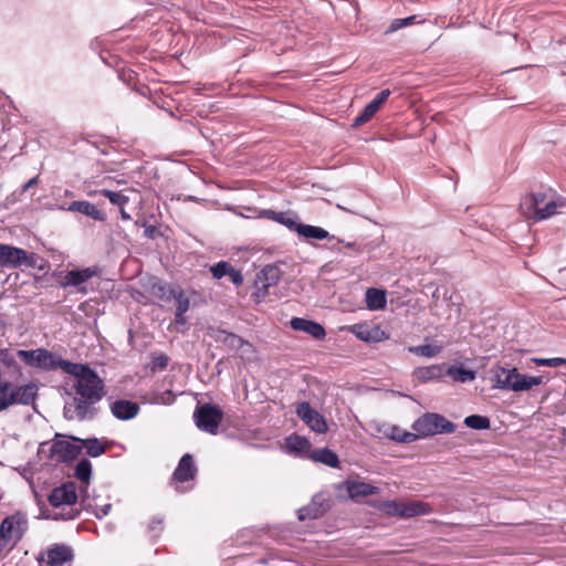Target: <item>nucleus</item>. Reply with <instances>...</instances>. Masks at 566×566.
I'll return each instance as SVG.
<instances>
[{
  "label": "nucleus",
  "instance_id": "1",
  "mask_svg": "<svg viewBox=\"0 0 566 566\" xmlns=\"http://www.w3.org/2000/svg\"><path fill=\"white\" fill-rule=\"evenodd\" d=\"M62 370L74 377L72 387L76 396L64 406V417L69 420H84L93 417V405L104 396V382L88 366L63 363Z\"/></svg>",
  "mask_w": 566,
  "mask_h": 566
},
{
  "label": "nucleus",
  "instance_id": "2",
  "mask_svg": "<svg viewBox=\"0 0 566 566\" xmlns=\"http://www.w3.org/2000/svg\"><path fill=\"white\" fill-rule=\"evenodd\" d=\"M493 387L502 390L527 391L543 384V377L518 373L516 368L507 369L495 365L491 369Z\"/></svg>",
  "mask_w": 566,
  "mask_h": 566
},
{
  "label": "nucleus",
  "instance_id": "3",
  "mask_svg": "<svg viewBox=\"0 0 566 566\" xmlns=\"http://www.w3.org/2000/svg\"><path fill=\"white\" fill-rule=\"evenodd\" d=\"M378 511L400 518H411L420 515H428L432 512L429 503L423 501H396L381 500L375 505Z\"/></svg>",
  "mask_w": 566,
  "mask_h": 566
},
{
  "label": "nucleus",
  "instance_id": "4",
  "mask_svg": "<svg viewBox=\"0 0 566 566\" xmlns=\"http://www.w3.org/2000/svg\"><path fill=\"white\" fill-rule=\"evenodd\" d=\"M457 426L439 413L428 412L412 423V430L418 438H426L439 433H452Z\"/></svg>",
  "mask_w": 566,
  "mask_h": 566
},
{
  "label": "nucleus",
  "instance_id": "5",
  "mask_svg": "<svg viewBox=\"0 0 566 566\" xmlns=\"http://www.w3.org/2000/svg\"><path fill=\"white\" fill-rule=\"evenodd\" d=\"M27 531V520L19 515L6 517L0 525V553L11 551Z\"/></svg>",
  "mask_w": 566,
  "mask_h": 566
},
{
  "label": "nucleus",
  "instance_id": "6",
  "mask_svg": "<svg viewBox=\"0 0 566 566\" xmlns=\"http://www.w3.org/2000/svg\"><path fill=\"white\" fill-rule=\"evenodd\" d=\"M17 355L28 366L45 370H54L57 368L62 369L63 363H70L44 348L32 350L19 349Z\"/></svg>",
  "mask_w": 566,
  "mask_h": 566
},
{
  "label": "nucleus",
  "instance_id": "7",
  "mask_svg": "<svg viewBox=\"0 0 566 566\" xmlns=\"http://www.w3.org/2000/svg\"><path fill=\"white\" fill-rule=\"evenodd\" d=\"M223 418V411L217 405H198L193 411L197 428L209 434H217Z\"/></svg>",
  "mask_w": 566,
  "mask_h": 566
},
{
  "label": "nucleus",
  "instance_id": "8",
  "mask_svg": "<svg viewBox=\"0 0 566 566\" xmlns=\"http://www.w3.org/2000/svg\"><path fill=\"white\" fill-rule=\"evenodd\" d=\"M38 256L29 253L23 249L0 243V265L3 268L27 266L34 269L36 266Z\"/></svg>",
  "mask_w": 566,
  "mask_h": 566
},
{
  "label": "nucleus",
  "instance_id": "9",
  "mask_svg": "<svg viewBox=\"0 0 566 566\" xmlns=\"http://www.w3.org/2000/svg\"><path fill=\"white\" fill-rule=\"evenodd\" d=\"M101 273L97 266H88L84 269H76L61 273L60 285L61 287H76L82 294L87 293V289L84 284L94 276H98Z\"/></svg>",
  "mask_w": 566,
  "mask_h": 566
},
{
  "label": "nucleus",
  "instance_id": "10",
  "mask_svg": "<svg viewBox=\"0 0 566 566\" xmlns=\"http://www.w3.org/2000/svg\"><path fill=\"white\" fill-rule=\"evenodd\" d=\"M211 337L228 349L239 352L241 357L249 356L252 353V345L235 334L223 329H213Z\"/></svg>",
  "mask_w": 566,
  "mask_h": 566
},
{
  "label": "nucleus",
  "instance_id": "11",
  "mask_svg": "<svg viewBox=\"0 0 566 566\" xmlns=\"http://www.w3.org/2000/svg\"><path fill=\"white\" fill-rule=\"evenodd\" d=\"M74 558L73 549L65 544H54L49 547L45 555L39 560H43L46 566H64L71 564Z\"/></svg>",
  "mask_w": 566,
  "mask_h": 566
},
{
  "label": "nucleus",
  "instance_id": "12",
  "mask_svg": "<svg viewBox=\"0 0 566 566\" xmlns=\"http://www.w3.org/2000/svg\"><path fill=\"white\" fill-rule=\"evenodd\" d=\"M296 415L315 432L325 433L327 423L324 417L314 410L308 402H301L296 408Z\"/></svg>",
  "mask_w": 566,
  "mask_h": 566
},
{
  "label": "nucleus",
  "instance_id": "13",
  "mask_svg": "<svg viewBox=\"0 0 566 566\" xmlns=\"http://www.w3.org/2000/svg\"><path fill=\"white\" fill-rule=\"evenodd\" d=\"M329 509V503L323 494H315L308 505L297 510L300 521L316 520L323 516Z\"/></svg>",
  "mask_w": 566,
  "mask_h": 566
},
{
  "label": "nucleus",
  "instance_id": "14",
  "mask_svg": "<svg viewBox=\"0 0 566 566\" xmlns=\"http://www.w3.org/2000/svg\"><path fill=\"white\" fill-rule=\"evenodd\" d=\"M546 199V195L543 192L525 196L520 203V210L522 214L528 219L539 221L538 216L542 214L543 206Z\"/></svg>",
  "mask_w": 566,
  "mask_h": 566
},
{
  "label": "nucleus",
  "instance_id": "15",
  "mask_svg": "<svg viewBox=\"0 0 566 566\" xmlns=\"http://www.w3.org/2000/svg\"><path fill=\"white\" fill-rule=\"evenodd\" d=\"M349 329L357 338L367 343H378L388 338L386 333L377 325L361 323L350 326Z\"/></svg>",
  "mask_w": 566,
  "mask_h": 566
},
{
  "label": "nucleus",
  "instance_id": "16",
  "mask_svg": "<svg viewBox=\"0 0 566 566\" xmlns=\"http://www.w3.org/2000/svg\"><path fill=\"white\" fill-rule=\"evenodd\" d=\"M76 488L74 483H65L55 488L49 496V502L53 506L72 505L76 502Z\"/></svg>",
  "mask_w": 566,
  "mask_h": 566
},
{
  "label": "nucleus",
  "instance_id": "17",
  "mask_svg": "<svg viewBox=\"0 0 566 566\" xmlns=\"http://www.w3.org/2000/svg\"><path fill=\"white\" fill-rule=\"evenodd\" d=\"M197 473V468L191 454H185L180 459L174 474L172 480L176 482H187L193 480Z\"/></svg>",
  "mask_w": 566,
  "mask_h": 566
},
{
  "label": "nucleus",
  "instance_id": "18",
  "mask_svg": "<svg viewBox=\"0 0 566 566\" xmlns=\"http://www.w3.org/2000/svg\"><path fill=\"white\" fill-rule=\"evenodd\" d=\"M290 325L294 331L306 333L315 339H323L326 335L321 324L305 318L294 317L291 319Z\"/></svg>",
  "mask_w": 566,
  "mask_h": 566
},
{
  "label": "nucleus",
  "instance_id": "19",
  "mask_svg": "<svg viewBox=\"0 0 566 566\" xmlns=\"http://www.w3.org/2000/svg\"><path fill=\"white\" fill-rule=\"evenodd\" d=\"M51 455L55 458L56 461H71L76 458L78 454V448L73 443L64 440L55 441L51 446Z\"/></svg>",
  "mask_w": 566,
  "mask_h": 566
},
{
  "label": "nucleus",
  "instance_id": "20",
  "mask_svg": "<svg viewBox=\"0 0 566 566\" xmlns=\"http://www.w3.org/2000/svg\"><path fill=\"white\" fill-rule=\"evenodd\" d=\"M170 294L176 302V323L184 325L186 323L184 315L189 310L190 301L180 287H171Z\"/></svg>",
  "mask_w": 566,
  "mask_h": 566
},
{
  "label": "nucleus",
  "instance_id": "21",
  "mask_svg": "<svg viewBox=\"0 0 566 566\" xmlns=\"http://www.w3.org/2000/svg\"><path fill=\"white\" fill-rule=\"evenodd\" d=\"M111 409L117 419L129 420L138 413L139 407L133 401L117 400L112 403Z\"/></svg>",
  "mask_w": 566,
  "mask_h": 566
},
{
  "label": "nucleus",
  "instance_id": "22",
  "mask_svg": "<svg viewBox=\"0 0 566 566\" xmlns=\"http://www.w3.org/2000/svg\"><path fill=\"white\" fill-rule=\"evenodd\" d=\"M69 211L80 212L97 221H104L106 218L105 212L88 201H73L69 206Z\"/></svg>",
  "mask_w": 566,
  "mask_h": 566
},
{
  "label": "nucleus",
  "instance_id": "23",
  "mask_svg": "<svg viewBox=\"0 0 566 566\" xmlns=\"http://www.w3.org/2000/svg\"><path fill=\"white\" fill-rule=\"evenodd\" d=\"M382 428L378 427V432H382L385 437L402 443H410L418 439V436L413 432H409L402 430L397 426H382Z\"/></svg>",
  "mask_w": 566,
  "mask_h": 566
},
{
  "label": "nucleus",
  "instance_id": "24",
  "mask_svg": "<svg viewBox=\"0 0 566 566\" xmlns=\"http://www.w3.org/2000/svg\"><path fill=\"white\" fill-rule=\"evenodd\" d=\"M346 490L350 499L374 495L379 492L377 486L360 481L346 482Z\"/></svg>",
  "mask_w": 566,
  "mask_h": 566
},
{
  "label": "nucleus",
  "instance_id": "25",
  "mask_svg": "<svg viewBox=\"0 0 566 566\" xmlns=\"http://www.w3.org/2000/svg\"><path fill=\"white\" fill-rule=\"evenodd\" d=\"M281 270L276 265H266L260 273L258 280L262 284L263 294L270 286L275 285L281 279Z\"/></svg>",
  "mask_w": 566,
  "mask_h": 566
},
{
  "label": "nucleus",
  "instance_id": "26",
  "mask_svg": "<svg viewBox=\"0 0 566 566\" xmlns=\"http://www.w3.org/2000/svg\"><path fill=\"white\" fill-rule=\"evenodd\" d=\"M10 391L12 394V405H29L33 401L35 396V387L33 385H25L21 387H12L10 385Z\"/></svg>",
  "mask_w": 566,
  "mask_h": 566
},
{
  "label": "nucleus",
  "instance_id": "27",
  "mask_svg": "<svg viewBox=\"0 0 566 566\" xmlns=\"http://www.w3.org/2000/svg\"><path fill=\"white\" fill-rule=\"evenodd\" d=\"M387 303L386 292L370 287L366 291V306L370 311L385 308Z\"/></svg>",
  "mask_w": 566,
  "mask_h": 566
},
{
  "label": "nucleus",
  "instance_id": "28",
  "mask_svg": "<svg viewBox=\"0 0 566 566\" xmlns=\"http://www.w3.org/2000/svg\"><path fill=\"white\" fill-rule=\"evenodd\" d=\"M297 234L300 237H304L306 239H316V240H325L328 239L329 241L335 240L334 235H331L328 231L321 227L311 226V224H304L301 223V227H298Z\"/></svg>",
  "mask_w": 566,
  "mask_h": 566
},
{
  "label": "nucleus",
  "instance_id": "29",
  "mask_svg": "<svg viewBox=\"0 0 566 566\" xmlns=\"http://www.w3.org/2000/svg\"><path fill=\"white\" fill-rule=\"evenodd\" d=\"M311 459L331 468H337L339 464L337 454L327 448L314 450L311 454Z\"/></svg>",
  "mask_w": 566,
  "mask_h": 566
},
{
  "label": "nucleus",
  "instance_id": "30",
  "mask_svg": "<svg viewBox=\"0 0 566 566\" xmlns=\"http://www.w3.org/2000/svg\"><path fill=\"white\" fill-rule=\"evenodd\" d=\"M87 195L90 197H94L96 195H103L106 197L111 203L117 206V207H124L128 201L129 198L122 191H114L109 189H101V190H94L88 191Z\"/></svg>",
  "mask_w": 566,
  "mask_h": 566
},
{
  "label": "nucleus",
  "instance_id": "31",
  "mask_svg": "<svg viewBox=\"0 0 566 566\" xmlns=\"http://www.w3.org/2000/svg\"><path fill=\"white\" fill-rule=\"evenodd\" d=\"M565 206L566 199L564 198L545 200L542 214L538 216V220H545L559 213Z\"/></svg>",
  "mask_w": 566,
  "mask_h": 566
},
{
  "label": "nucleus",
  "instance_id": "32",
  "mask_svg": "<svg viewBox=\"0 0 566 566\" xmlns=\"http://www.w3.org/2000/svg\"><path fill=\"white\" fill-rule=\"evenodd\" d=\"M271 218L279 223L285 226L287 229L294 232H298V227H301V222L297 221V218L290 214L289 212H274L269 211L268 212Z\"/></svg>",
  "mask_w": 566,
  "mask_h": 566
},
{
  "label": "nucleus",
  "instance_id": "33",
  "mask_svg": "<svg viewBox=\"0 0 566 566\" xmlns=\"http://www.w3.org/2000/svg\"><path fill=\"white\" fill-rule=\"evenodd\" d=\"M447 375L458 382H469L475 379V371L463 367H449Z\"/></svg>",
  "mask_w": 566,
  "mask_h": 566
},
{
  "label": "nucleus",
  "instance_id": "34",
  "mask_svg": "<svg viewBox=\"0 0 566 566\" xmlns=\"http://www.w3.org/2000/svg\"><path fill=\"white\" fill-rule=\"evenodd\" d=\"M286 447L290 451L303 453L310 450L311 443L306 438L293 434L286 439Z\"/></svg>",
  "mask_w": 566,
  "mask_h": 566
},
{
  "label": "nucleus",
  "instance_id": "35",
  "mask_svg": "<svg viewBox=\"0 0 566 566\" xmlns=\"http://www.w3.org/2000/svg\"><path fill=\"white\" fill-rule=\"evenodd\" d=\"M408 350L415 355L431 358L441 353L442 346L424 344V345H419V346H410L408 348Z\"/></svg>",
  "mask_w": 566,
  "mask_h": 566
},
{
  "label": "nucleus",
  "instance_id": "36",
  "mask_svg": "<svg viewBox=\"0 0 566 566\" xmlns=\"http://www.w3.org/2000/svg\"><path fill=\"white\" fill-rule=\"evenodd\" d=\"M441 374V367L438 365H432L429 367H421L415 370V377L419 381H428L434 378H438Z\"/></svg>",
  "mask_w": 566,
  "mask_h": 566
},
{
  "label": "nucleus",
  "instance_id": "37",
  "mask_svg": "<svg viewBox=\"0 0 566 566\" xmlns=\"http://www.w3.org/2000/svg\"><path fill=\"white\" fill-rule=\"evenodd\" d=\"M464 424L472 429L483 430L490 428V420L480 415H471L464 419Z\"/></svg>",
  "mask_w": 566,
  "mask_h": 566
},
{
  "label": "nucleus",
  "instance_id": "38",
  "mask_svg": "<svg viewBox=\"0 0 566 566\" xmlns=\"http://www.w3.org/2000/svg\"><path fill=\"white\" fill-rule=\"evenodd\" d=\"M378 108L370 102L368 103L363 112L354 119L353 126L358 127L367 123L376 113Z\"/></svg>",
  "mask_w": 566,
  "mask_h": 566
},
{
  "label": "nucleus",
  "instance_id": "39",
  "mask_svg": "<svg viewBox=\"0 0 566 566\" xmlns=\"http://www.w3.org/2000/svg\"><path fill=\"white\" fill-rule=\"evenodd\" d=\"M417 22V15H410L408 18L402 19H394L388 29L386 30V34L394 33L402 28L409 27Z\"/></svg>",
  "mask_w": 566,
  "mask_h": 566
},
{
  "label": "nucleus",
  "instance_id": "40",
  "mask_svg": "<svg viewBox=\"0 0 566 566\" xmlns=\"http://www.w3.org/2000/svg\"><path fill=\"white\" fill-rule=\"evenodd\" d=\"M92 473L91 462L86 459L81 460L75 467V476L82 482H87Z\"/></svg>",
  "mask_w": 566,
  "mask_h": 566
},
{
  "label": "nucleus",
  "instance_id": "41",
  "mask_svg": "<svg viewBox=\"0 0 566 566\" xmlns=\"http://www.w3.org/2000/svg\"><path fill=\"white\" fill-rule=\"evenodd\" d=\"M12 405V394L10 391V382L2 381L0 384V411Z\"/></svg>",
  "mask_w": 566,
  "mask_h": 566
},
{
  "label": "nucleus",
  "instance_id": "42",
  "mask_svg": "<svg viewBox=\"0 0 566 566\" xmlns=\"http://www.w3.org/2000/svg\"><path fill=\"white\" fill-rule=\"evenodd\" d=\"M84 446L87 454L91 457H98L105 451V448L97 439H87L84 441Z\"/></svg>",
  "mask_w": 566,
  "mask_h": 566
},
{
  "label": "nucleus",
  "instance_id": "43",
  "mask_svg": "<svg viewBox=\"0 0 566 566\" xmlns=\"http://www.w3.org/2000/svg\"><path fill=\"white\" fill-rule=\"evenodd\" d=\"M532 361L537 366H547L552 368L560 367L566 365V358L554 357V358H532Z\"/></svg>",
  "mask_w": 566,
  "mask_h": 566
},
{
  "label": "nucleus",
  "instance_id": "44",
  "mask_svg": "<svg viewBox=\"0 0 566 566\" xmlns=\"http://www.w3.org/2000/svg\"><path fill=\"white\" fill-rule=\"evenodd\" d=\"M231 269L232 266L228 262L221 261L211 268V273L214 279L219 280L228 275Z\"/></svg>",
  "mask_w": 566,
  "mask_h": 566
},
{
  "label": "nucleus",
  "instance_id": "45",
  "mask_svg": "<svg viewBox=\"0 0 566 566\" xmlns=\"http://www.w3.org/2000/svg\"><path fill=\"white\" fill-rule=\"evenodd\" d=\"M168 357L164 354H159L153 357L151 368L153 369H165L168 366Z\"/></svg>",
  "mask_w": 566,
  "mask_h": 566
},
{
  "label": "nucleus",
  "instance_id": "46",
  "mask_svg": "<svg viewBox=\"0 0 566 566\" xmlns=\"http://www.w3.org/2000/svg\"><path fill=\"white\" fill-rule=\"evenodd\" d=\"M0 363L8 367L15 363L13 354L8 348L0 349Z\"/></svg>",
  "mask_w": 566,
  "mask_h": 566
},
{
  "label": "nucleus",
  "instance_id": "47",
  "mask_svg": "<svg viewBox=\"0 0 566 566\" xmlns=\"http://www.w3.org/2000/svg\"><path fill=\"white\" fill-rule=\"evenodd\" d=\"M390 95L389 90H382L379 92L376 97L371 101V103L379 109L380 106L387 101Z\"/></svg>",
  "mask_w": 566,
  "mask_h": 566
},
{
  "label": "nucleus",
  "instance_id": "48",
  "mask_svg": "<svg viewBox=\"0 0 566 566\" xmlns=\"http://www.w3.org/2000/svg\"><path fill=\"white\" fill-rule=\"evenodd\" d=\"M228 275L235 285H240L243 281L241 272L233 268L230 270Z\"/></svg>",
  "mask_w": 566,
  "mask_h": 566
},
{
  "label": "nucleus",
  "instance_id": "49",
  "mask_svg": "<svg viewBox=\"0 0 566 566\" xmlns=\"http://www.w3.org/2000/svg\"><path fill=\"white\" fill-rule=\"evenodd\" d=\"M111 507H112V505L109 503L105 504L101 507H96V511H95L96 517L102 518V517L106 516L108 514Z\"/></svg>",
  "mask_w": 566,
  "mask_h": 566
},
{
  "label": "nucleus",
  "instance_id": "50",
  "mask_svg": "<svg viewBox=\"0 0 566 566\" xmlns=\"http://www.w3.org/2000/svg\"><path fill=\"white\" fill-rule=\"evenodd\" d=\"M38 181H39L38 177L31 178L28 182H25L23 185L22 191L24 192V191L29 190L31 187L35 186L38 184Z\"/></svg>",
  "mask_w": 566,
  "mask_h": 566
},
{
  "label": "nucleus",
  "instance_id": "51",
  "mask_svg": "<svg viewBox=\"0 0 566 566\" xmlns=\"http://www.w3.org/2000/svg\"><path fill=\"white\" fill-rule=\"evenodd\" d=\"M344 240L337 239L335 243H333L329 249L334 252H342Z\"/></svg>",
  "mask_w": 566,
  "mask_h": 566
},
{
  "label": "nucleus",
  "instance_id": "52",
  "mask_svg": "<svg viewBox=\"0 0 566 566\" xmlns=\"http://www.w3.org/2000/svg\"><path fill=\"white\" fill-rule=\"evenodd\" d=\"M161 523H163V522H161V520H154V521L150 523L149 528H150L151 531L157 530V528H158V530H161Z\"/></svg>",
  "mask_w": 566,
  "mask_h": 566
},
{
  "label": "nucleus",
  "instance_id": "53",
  "mask_svg": "<svg viewBox=\"0 0 566 566\" xmlns=\"http://www.w3.org/2000/svg\"><path fill=\"white\" fill-rule=\"evenodd\" d=\"M119 212L123 220L132 219V217L125 211L124 207H119Z\"/></svg>",
  "mask_w": 566,
  "mask_h": 566
},
{
  "label": "nucleus",
  "instance_id": "54",
  "mask_svg": "<svg viewBox=\"0 0 566 566\" xmlns=\"http://www.w3.org/2000/svg\"><path fill=\"white\" fill-rule=\"evenodd\" d=\"M343 247H346V248H355V247H356V243H355V242H345V241H344Z\"/></svg>",
  "mask_w": 566,
  "mask_h": 566
},
{
  "label": "nucleus",
  "instance_id": "55",
  "mask_svg": "<svg viewBox=\"0 0 566 566\" xmlns=\"http://www.w3.org/2000/svg\"><path fill=\"white\" fill-rule=\"evenodd\" d=\"M343 247H346V248H355V247H356V243H355V242H345V241H344Z\"/></svg>",
  "mask_w": 566,
  "mask_h": 566
}]
</instances>
